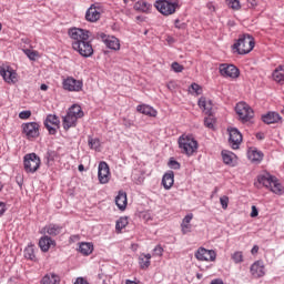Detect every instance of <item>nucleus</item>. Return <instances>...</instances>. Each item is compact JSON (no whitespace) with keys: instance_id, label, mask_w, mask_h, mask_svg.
<instances>
[{"instance_id":"f257e3e1","label":"nucleus","mask_w":284,"mask_h":284,"mask_svg":"<svg viewBox=\"0 0 284 284\" xmlns=\"http://www.w3.org/2000/svg\"><path fill=\"white\" fill-rule=\"evenodd\" d=\"M257 182L260 185H263V187H266V190H270L273 194H276L277 196H283L284 194V185L276 178L275 175H272L270 173H263L257 176Z\"/></svg>"},{"instance_id":"f03ea898","label":"nucleus","mask_w":284,"mask_h":284,"mask_svg":"<svg viewBox=\"0 0 284 284\" xmlns=\"http://www.w3.org/2000/svg\"><path fill=\"white\" fill-rule=\"evenodd\" d=\"M83 116H85V113L83 109H81V105L73 104L69 108L67 115L62 120L63 129L70 130V128H77V122L79 119H83Z\"/></svg>"},{"instance_id":"7ed1b4c3","label":"nucleus","mask_w":284,"mask_h":284,"mask_svg":"<svg viewBox=\"0 0 284 284\" xmlns=\"http://www.w3.org/2000/svg\"><path fill=\"white\" fill-rule=\"evenodd\" d=\"M255 45L256 42L254 41V37L244 33L240 36L237 41L233 44V50L234 52H237V54H250Z\"/></svg>"},{"instance_id":"20e7f679","label":"nucleus","mask_w":284,"mask_h":284,"mask_svg":"<svg viewBox=\"0 0 284 284\" xmlns=\"http://www.w3.org/2000/svg\"><path fill=\"white\" fill-rule=\"evenodd\" d=\"M179 149L182 154L186 156H192L199 150V142L192 135L182 134L179 140Z\"/></svg>"},{"instance_id":"39448f33","label":"nucleus","mask_w":284,"mask_h":284,"mask_svg":"<svg viewBox=\"0 0 284 284\" xmlns=\"http://www.w3.org/2000/svg\"><path fill=\"white\" fill-rule=\"evenodd\" d=\"M179 3V0H158L154 7L163 17H171V14H175L176 10L181 8Z\"/></svg>"},{"instance_id":"423d86ee","label":"nucleus","mask_w":284,"mask_h":284,"mask_svg":"<svg viewBox=\"0 0 284 284\" xmlns=\"http://www.w3.org/2000/svg\"><path fill=\"white\" fill-rule=\"evenodd\" d=\"M199 108L205 112V114H209L204 119V125L205 128H209V130H214V125H216V119L214 115H212V102L207 101L205 98H200L197 102Z\"/></svg>"},{"instance_id":"0eeeda50","label":"nucleus","mask_w":284,"mask_h":284,"mask_svg":"<svg viewBox=\"0 0 284 284\" xmlns=\"http://www.w3.org/2000/svg\"><path fill=\"white\" fill-rule=\"evenodd\" d=\"M22 136L27 139V141H34V139H39L41 125L37 122H27L22 123Z\"/></svg>"},{"instance_id":"6e6552de","label":"nucleus","mask_w":284,"mask_h":284,"mask_svg":"<svg viewBox=\"0 0 284 284\" xmlns=\"http://www.w3.org/2000/svg\"><path fill=\"white\" fill-rule=\"evenodd\" d=\"M24 171L27 174H34L41 168V158L37 153L26 154L23 158Z\"/></svg>"},{"instance_id":"1a4fd4ad","label":"nucleus","mask_w":284,"mask_h":284,"mask_svg":"<svg viewBox=\"0 0 284 284\" xmlns=\"http://www.w3.org/2000/svg\"><path fill=\"white\" fill-rule=\"evenodd\" d=\"M235 112L242 123H248L254 119V109L245 102H239L235 106Z\"/></svg>"},{"instance_id":"9d476101","label":"nucleus","mask_w":284,"mask_h":284,"mask_svg":"<svg viewBox=\"0 0 284 284\" xmlns=\"http://www.w3.org/2000/svg\"><path fill=\"white\" fill-rule=\"evenodd\" d=\"M68 34L72 40V47L90 40V31L79 28L69 29Z\"/></svg>"},{"instance_id":"9b49d317","label":"nucleus","mask_w":284,"mask_h":284,"mask_svg":"<svg viewBox=\"0 0 284 284\" xmlns=\"http://www.w3.org/2000/svg\"><path fill=\"white\" fill-rule=\"evenodd\" d=\"M72 48L75 52H79L81 57H84V59H88L92 57V54H94V48H92V42H90V40L79 42L78 44H74Z\"/></svg>"},{"instance_id":"f8f14e48","label":"nucleus","mask_w":284,"mask_h":284,"mask_svg":"<svg viewBox=\"0 0 284 284\" xmlns=\"http://www.w3.org/2000/svg\"><path fill=\"white\" fill-rule=\"evenodd\" d=\"M220 74L225 79H239L241 72L234 64L222 63L219 67Z\"/></svg>"},{"instance_id":"ddd939ff","label":"nucleus","mask_w":284,"mask_h":284,"mask_svg":"<svg viewBox=\"0 0 284 284\" xmlns=\"http://www.w3.org/2000/svg\"><path fill=\"white\" fill-rule=\"evenodd\" d=\"M62 87L68 92H81V90H83V81L77 80L73 77H68L63 80Z\"/></svg>"},{"instance_id":"4468645a","label":"nucleus","mask_w":284,"mask_h":284,"mask_svg":"<svg viewBox=\"0 0 284 284\" xmlns=\"http://www.w3.org/2000/svg\"><path fill=\"white\" fill-rule=\"evenodd\" d=\"M44 126L49 134H57V131L61 128V120H59V116L54 114H49L44 120Z\"/></svg>"},{"instance_id":"2eb2a0df","label":"nucleus","mask_w":284,"mask_h":284,"mask_svg":"<svg viewBox=\"0 0 284 284\" xmlns=\"http://www.w3.org/2000/svg\"><path fill=\"white\" fill-rule=\"evenodd\" d=\"M195 258H197V261H206L207 263H212L216 261V252H214V250L200 247L195 252Z\"/></svg>"},{"instance_id":"dca6fc26","label":"nucleus","mask_w":284,"mask_h":284,"mask_svg":"<svg viewBox=\"0 0 284 284\" xmlns=\"http://www.w3.org/2000/svg\"><path fill=\"white\" fill-rule=\"evenodd\" d=\"M98 179L102 185L110 183V166L108 162H100L98 166Z\"/></svg>"},{"instance_id":"f3484780","label":"nucleus","mask_w":284,"mask_h":284,"mask_svg":"<svg viewBox=\"0 0 284 284\" xmlns=\"http://www.w3.org/2000/svg\"><path fill=\"white\" fill-rule=\"evenodd\" d=\"M229 143L232 150H239L241 143H243V134L236 129L229 130Z\"/></svg>"},{"instance_id":"a211bd4d","label":"nucleus","mask_w":284,"mask_h":284,"mask_svg":"<svg viewBox=\"0 0 284 284\" xmlns=\"http://www.w3.org/2000/svg\"><path fill=\"white\" fill-rule=\"evenodd\" d=\"M100 38L102 39L103 43L109 48L110 50L119 51L121 50V42L119 39L114 36H105V33H101Z\"/></svg>"},{"instance_id":"6ab92c4d","label":"nucleus","mask_w":284,"mask_h":284,"mask_svg":"<svg viewBox=\"0 0 284 284\" xmlns=\"http://www.w3.org/2000/svg\"><path fill=\"white\" fill-rule=\"evenodd\" d=\"M0 75L7 83H17V71L10 67H0Z\"/></svg>"},{"instance_id":"aec40b11","label":"nucleus","mask_w":284,"mask_h":284,"mask_svg":"<svg viewBox=\"0 0 284 284\" xmlns=\"http://www.w3.org/2000/svg\"><path fill=\"white\" fill-rule=\"evenodd\" d=\"M250 270L254 278H262V276H265V264H263V261H256L251 265Z\"/></svg>"},{"instance_id":"412c9836","label":"nucleus","mask_w":284,"mask_h":284,"mask_svg":"<svg viewBox=\"0 0 284 284\" xmlns=\"http://www.w3.org/2000/svg\"><path fill=\"white\" fill-rule=\"evenodd\" d=\"M85 19L91 23H95V21H99V19H101V9L92 4L85 13Z\"/></svg>"},{"instance_id":"4be33fe9","label":"nucleus","mask_w":284,"mask_h":284,"mask_svg":"<svg viewBox=\"0 0 284 284\" xmlns=\"http://www.w3.org/2000/svg\"><path fill=\"white\" fill-rule=\"evenodd\" d=\"M43 234H48L49 236H59L61 232H63V226L59 224L51 223L49 225H45L42 229Z\"/></svg>"},{"instance_id":"5701e85b","label":"nucleus","mask_w":284,"mask_h":284,"mask_svg":"<svg viewBox=\"0 0 284 284\" xmlns=\"http://www.w3.org/2000/svg\"><path fill=\"white\" fill-rule=\"evenodd\" d=\"M115 205L123 212L128 207V193L119 191L115 197Z\"/></svg>"},{"instance_id":"b1692460","label":"nucleus","mask_w":284,"mask_h":284,"mask_svg":"<svg viewBox=\"0 0 284 284\" xmlns=\"http://www.w3.org/2000/svg\"><path fill=\"white\" fill-rule=\"evenodd\" d=\"M192 219H194V214L190 213L182 220L181 230L182 234H190L192 232Z\"/></svg>"},{"instance_id":"393cba45","label":"nucleus","mask_w":284,"mask_h":284,"mask_svg":"<svg viewBox=\"0 0 284 284\" xmlns=\"http://www.w3.org/2000/svg\"><path fill=\"white\" fill-rule=\"evenodd\" d=\"M222 159H223V163H225V165H232L234 166L236 163V154H234L232 151L229 150H223L222 151Z\"/></svg>"},{"instance_id":"a878e982","label":"nucleus","mask_w":284,"mask_h":284,"mask_svg":"<svg viewBox=\"0 0 284 284\" xmlns=\"http://www.w3.org/2000/svg\"><path fill=\"white\" fill-rule=\"evenodd\" d=\"M162 185L164 190H172V185H174V171H168L163 175Z\"/></svg>"},{"instance_id":"bb28decb","label":"nucleus","mask_w":284,"mask_h":284,"mask_svg":"<svg viewBox=\"0 0 284 284\" xmlns=\"http://www.w3.org/2000/svg\"><path fill=\"white\" fill-rule=\"evenodd\" d=\"M136 110L140 112V114H145V116H153L156 118V110L148 104H140L136 106Z\"/></svg>"},{"instance_id":"cd10ccee","label":"nucleus","mask_w":284,"mask_h":284,"mask_svg":"<svg viewBox=\"0 0 284 284\" xmlns=\"http://www.w3.org/2000/svg\"><path fill=\"white\" fill-rule=\"evenodd\" d=\"M51 245H55L54 240H52L50 236L44 235L40 239L39 241V247L42 252H49L50 251V246Z\"/></svg>"},{"instance_id":"c85d7f7f","label":"nucleus","mask_w":284,"mask_h":284,"mask_svg":"<svg viewBox=\"0 0 284 284\" xmlns=\"http://www.w3.org/2000/svg\"><path fill=\"white\" fill-rule=\"evenodd\" d=\"M283 118H281V114L276 112H268L267 114L262 116V121L266 123L267 125H272V123H278Z\"/></svg>"},{"instance_id":"c756f323","label":"nucleus","mask_w":284,"mask_h":284,"mask_svg":"<svg viewBox=\"0 0 284 284\" xmlns=\"http://www.w3.org/2000/svg\"><path fill=\"white\" fill-rule=\"evenodd\" d=\"M79 252L82 256H90L94 252V245L90 242H82L79 245Z\"/></svg>"},{"instance_id":"7c9ffc66","label":"nucleus","mask_w":284,"mask_h":284,"mask_svg":"<svg viewBox=\"0 0 284 284\" xmlns=\"http://www.w3.org/2000/svg\"><path fill=\"white\" fill-rule=\"evenodd\" d=\"M151 260H152V255L150 253L140 254L139 265H140L141 270H148V267H150V265H151V262H150Z\"/></svg>"},{"instance_id":"2f4dec72","label":"nucleus","mask_w":284,"mask_h":284,"mask_svg":"<svg viewBox=\"0 0 284 284\" xmlns=\"http://www.w3.org/2000/svg\"><path fill=\"white\" fill-rule=\"evenodd\" d=\"M61 283V277L54 273L45 274L42 280L41 284H59Z\"/></svg>"},{"instance_id":"473e14b6","label":"nucleus","mask_w":284,"mask_h":284,"mask_svg":"<svg viewBox=\"0 0 284 284\" xmlns=\"http://www.w3.org/2000/svg\"><path fill=\"white\" fill-rule=\"evenodd\" d=\"M273 79L276 81V83H281V85L284 84V65H278L273 71Z\"/></svg>"},{"instance_id":"72a5a7b5","label":"nucleus","mask_w":284,"mask_h":284,"mask_svg":"<svg viewBox=\"0 0 284 284\" xmlns=\"http://www.w3.org/2000/svg\"><path fill=\"white\" fill-rule=\"evenodd\" d=\"M151 9L152 4L145 2L144 0H140L134 4V10L138 12H150Z\"/></svg>"},{"instance_id":"f704fd0d","label":"nucleus","mask_w":284,"mask_h":284,"mask_svg":"<svg viewBox=\"0 0 284 284\" xmlns=\"http://www.w3.org/2000/svg\"><path fill=\"white\" fill-rule=\"evenodd\" d=\"M248 159L250 161H263V152L256 150V149H250L248 150Z\"/></svg>"},{"instance_id":"c9c22d12","label":"nucleus","mask_w":284,"mask_h":284,"mask_svg":"<svg viewBox=\"0 0 284 284\" xmlns=\"http://www.w3.org/2000/svg\"><path fill=\"white\" fill-rule=\"evenodd\" d=\"M24 258H28L29 261H37L34 245H28V247L24 248Z\"/></svg>"},{"instance_id":"e433bc0d","label":"nucleus","mask_w":284,"mask_h":284,"mask_svg":"<svg viewBox=\"0 0 284 284\" xmlns=\"http://www.w3.org/2000/svg\"><path fill=\"white\" fill-rule=\"evenodd\" d=\"M190 94H195L196 97H200V94H203V88L196 83H192L189 88Z\"/></svg>"},{"instance_id":"4c0bfd02","label":"nucleus","mask_w":284,"mask_h":284,"mask_svg":"<svg viewBox=\"0 0 284 284\" xmlns=\"http://www.w3.org/2000/svg\"><path fill=\"white\" fill-rule=\"evenodd\" d=\"M128 223H129L128 217H120L115 224L116 232H121L122 230H125V227H128Z\"/></svg>"},{"instance_id":"58836bf2","label":"nucleus","mask_w":284,"mask_h":284,"mask_svg":"<svg viewBox=\"0 0 284 284\" xmlns=\"http://www.w3.org/2000/svg\"><path fill=\"white\" fill-rule=\"evenodd\" d=\"M231 260L233 261V263H235L236 265H239V263H243L244 258H243V252L242 251H235L233 254H231Z\"/></svg>"},{"instance_id":"ea45409f","label":"nucleus","mask_w":284,"mask_h":284,"mask_svg":"<svg viewBox=\"0 0 284 284\" xmlns=\"http://www.w3.org/2000/svg\"><path fill=\"white\" fill-rule=\"evenodd\" d=\"M24 54L30 59V61H36L37 57H39V52L30 49L23 50Z\"/></svg>"},{"instance_id":"a19ab883","label":"nucleus","mask_w":284,"mask_h":284,"mask_svg":"<svg viewBox=\"0 0 284 284\" xmlns=\"http://www.w3.org/2000/svg\"><path fill=\"white\" fill-rule=\"evenodd\" d=\"M88 143L91 150H99V148L101 146V141H99V139L89 138Z\"/></svg>"},{"instance_id":"79ce46f5","label":"nucleus","mask_w":284,"mask_h":284,"mask_svg":"<svg viewBox=\"0 0 284 284\" xmlns=\"http://www.w3.org/2000/svg\"><path fill=\"white\" fill-rule=\"evenodd\" d=\"M226 6L231 8V10H240L241 9V1L239 0H225Z\"/></svg>"},{"instance_id":"37998d69","label":"nucleus","mask_w":284,"mask_h":284,"mask_svg":"<svg viewBox=\"0 0 284 284\" xmlns=\"http://www.w3.org/2000/svg\"><path fill=\"white\" fill-rule=\"evenodd\" d=\"M168 165L171 170H181V163H179V161L174 160V158L170 159Z\"/></svg>"},{"instance_id":"c03bdc74","label":"nucleus","mask_w":284,"mask_h":284,"mask_svg":"<svg viewBox=\"0 0 284 284\" xmlns=\"http://www.w3.org/2000/svg\"><path fill=\"white\" fill-rule=\"evenodd\" d=\"M171 68L174 72H183V70H185V67H183L182 64H180L179 62H173L171 64Z\"/></svg>"},{"instance_id":"a18cd8bd","label":"nucleus","mask_w":284,"mask_h":284,"mask_svg":"<svg viewBox=\"0 0 284 284\" xmlns=\"http://www.w3.org/2000/svg\"><path fill=\"white\" fill-rule=\"evenodd\" d=\"M220 203L222 205V209L225 210L227 205H230V197H227V195L220 197Z\"/></svg>"},{"instance_id":"49530a36","label":"nucleus","mask_w":284,"mask_h":284,"mask_svg":"<svg viewBox=\"0 0 284 284\" xmlns=\"http://www.w3.org/2000/svg\"><path fill=\"white\" fill-rule=\"evenodd\" d=\"M164 250L161 247V245H156L153 248V256H163Z\"/></svg>"},{"instance_id":"de8ad7c7","label":"nucleus","mask_w":284,"mask_h":284,"mask_svg":"<svg viewBox=\"0 0 284 284\" xmlns=\"http://www.w3.org/2000/svg\"><path fill=\"white\" fill-rule=\"evenodd\" d=\"M30 116H32L31 111H22L19 113V119H22V120L30 119Z\"/></svg>"},{"instance_id":"09e8293b","label":"nucleus","mask_w":284,"mask_h":284,"mask_svg":"<svg viewBox=\"0 0 284 284\" xmlns=\"http://www.w3.org/2000/svg\"><path fill=\"white\" fill-rule=\"evenodd\" d=\"M247 1V7L251 10H254L258 7V1L257 0H246Z\"/></svg>"},{"instance_id":"8fccbe9b","label":"nucleus","mask_w":284,"mask_h":284,"mask_svg":"<svg viewBox=\"0 0 284 284\" xmlns=\"http://www.w3.org/2000/svg\"><path fill=\"white\" fill-rule=\"evenodd\" d=\"M174 27L178 28V30H183L185 28V23H181V20L176 19L174 21Z\"/></svg>"},{"instance_id":"3c124183","label":"nucleus","mask_w":284,"mask_h":284,"mask_svg":"<svg viewBox=\"0 0 284 284\" xmlns=\"http://www.w3.org/2000/svg\"><path fill=\"white\" fill-rule=\"evenodd\" d=\"M258 216V209L255 205L252 206L251 217L256 219Z\"/></svg>"},{"instance_id":"603ef678","label":"nucleus","mask_w":284,"mask_h":284,"mask_svg":"<svg viewBox=\"0 0 284 284\" xmlns=\"http://www.w3.org/2000/svg\"><path fill=\"white\" fill-rule=\"evenodd\" d=\"M74 284H90L88 282V280L83 278V277H78L74 282Z\"/></svg>"},{"instance_id":"864d4df0","label":"nucleus","mask_w":284,"mask_h":284,"mask_svg":"<svg viewBox=\"0 0 284 284\" xmlns=\"http://www.w3.org/2000/svg\"><path fill=\"white\" fill-rule=\"evenodd\" d=\"M6 213V203L0 202V216Z\"/></svg>"},{"instance_id":"5fc2aeb1","label":"nucleus","mask_w":284,"mask_h":284,"mask_svg":"<svg viewBox=\"0 0 284 284\" xmlns=\"http://www.w3.org/2000/svg\"><path fill=\"white\" fill-rule=\"evenodd\" d=\"M251 254H258V245L253 246V248L251 250Z\"/></svg>"},{"instance_id":"6e6d98bb","label":"nucleus","mask_w":284,"mask_h":284,"mask_svg":"<svg viewBox=\"0 0 284 284\" xmlns=\"http://www.w3.org/2000/svg\"><path fill=\"white\" fill-rule=\"evenodd\" d=\"M211 284H224L222 280H213Z\"/></svg>"},{"instance_id":"4d7b16f0","label":"nucleus","mask_w":284,"mask_h":284,"mask_svg":"<svg viewBox=\"0 0 284 284\" xmlns=\"http://www.w3.org/2000/svg\"><path fill=\"white\" fill-rule=\"evenodd\" d=\"M78 170H79V172H84L85 171V166H83V164H80L78 166Z\"/></svg>"},{"instance_id":"13d9d810","label":"nucleus","mask_w":284,"mask_h":284,"mask_svg":"<svg viewBox=\"0 0 284 284\" xmlns=\"http://www.w3.org/2000/svg\"><path fill=\"white\" fill-rule=\"evenodd\" d=\"M40 90L45 92V90H48V85L47 84H41Z\"/></svg>"},{"instance_id":"bf43d9fd","label":"nucleus","mask_w":284,"mask_h":284,"mask_svg":"<svg viewBox=\"0 0 284 284\" xmlns=\"http://www.w3.org/2000/svg\"><path fill=\"white\" fill-rule=\"evenodd\" d=\"M168 88H169V90H172V88H174V82H169Z\"/></svg>"},{"instance_id":"052dcab7","label":"nucleus","mask_w":284,"mask_h":284,"mask_svg":"<svg viewBox=\"0 0 284 284\" xmlns=\"http://www.w3.org/2000/svg\"><path fill=\"white\" fill-rule=\"evenodd\" d=\"M256 139L263 140L264 139L263 133H257Z\"/></svg>"},{"instance_id":"680f3d73","label":"nucleus","mask_w":284,"mask_h":284,"mask_svg":"<svg viewBox=\"0 0 284 284\" xmlns=\"http://www.w3.org/2000/svg\"><path fill=\"white\" fill-rule=\"evenodd\" d=\"M3 190V183L0 182V192Z\"/></svg>"},{"instance_id":"e2e57ef3","label":"nucleus","mask_w":284,"mask_h":284,"mask_svg":"<svg viewBox=\"0 0 284 284\" xmlns=\"http://www.w3.org/2000/svg\"><path fill=\"white\" fill-rule=\"evenodd\" d=\"M124 1V3H128V1H130V0H123Z\"/></svg>"},{"instance_id":"0e129e2a","label":"nucleus","mask_w":284,"mask_h":284,"mask_svg":"<svg viewBox=\"0 0 284 284\" xmlns=\"http://www.w3.org/2000/svg\"><path fill=\"white\" fill-rule=\"evenodd\" d=\"M0 30H1V23H0Z\"/></svg>"},{"instance_id":"69168bd1","label":"nucleus","mask_w":284,"mask_h":284,"mask_svg":"<svg viewBox=\"0 0 284 284\" xmlns=\"http://www.w3.org/2000/svg\"><path fill=\"white\" fill-rule=\"evenodd\" d=\"M282 112H284V111H282Z\"/></svg>"}]
</instances>
